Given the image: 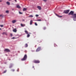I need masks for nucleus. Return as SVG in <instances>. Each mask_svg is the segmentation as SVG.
<instances>
[{
  "label": "nucleus",
  "instance_id": "obj_1",
  "mask_svg": "<svg viewBox=\"0 0 76 76\" xmlns=\"http://www.w3.org/2000/svg\"><path fill=\"white\" fill-rule=\"evenodd\" d=\"M26 58H27V55H25L23 58L21 59V60L22 61H24L25 60H26Z\"/></svg>",
  "mask_w": 76,
  "mask_h": 76
},
{
  "label": "nucleus",
  "instance_id": "obj_2",
  "mask_svg": "<svg viewBox=\"0 0 76 76\" xmlns=\"http://www.w3.org/2000/svg\"><path fill=\"white\" fill-rule=\"evenodd\" d=\"M72 17L73 18L74 20L75 21L76 20V14H74Z\"/></svg>",
  "mask_w": 76,
  "mask_h": 76
},
{
  "label": "nucleus",
  "instance_id": "obj_3",
  "mask_svg": "<svg viewBox=\"0 0 76 76\" xmlns=\"http://www.w3.org/2000/svg\"><path fill=\"white\" fill-rule=\"evenodd\" d=\"M33 63H39L40 61L39 60H34L33 61Z\"/></svg>",
  "mask_w": 76,
  "mask_h": 76
},
{
  "label": "nucleus",
  "instance_id": "obj_4",
  "mask_svg": "<svg viewBox=\"0 0 76 76\" xmlns=\"http://www.w3.org/2000/svg\"><path fill=\"white\" fill-rule=\"evenodd\" d=\"M68 15H72V16H73V15H74V12L71 11L69 14Z\"/></svg>",
  "mask_w": 76,
  "mask_h": 76
},
{
  "label": "nucleus",
  "instance_id": "obj_5",
  "mask_svg": "<svg viewBox=\"0 0 76 76\" xmlns=\"http://www.w3.org/2000/svg\"><path fill=\"white\" fill-rule=\"evenodd\" d=\"M25 32L26 34H27V38H29V37H30V34H28V32L26 30L25 31Z\"/></svg>",
  "mask_w": 76,
  "mask_h": 76
},
{
  "label": "nucleus",
  "instance_id": "obj_6",
  "mask_svg": "<svg viewBox=\"0 0 76 76\" xmlns=\"http://www.w3.org/2000/svg\"><path fill=\"white\" fill-rule=\"evenodd\" d=\"M69 12V10H65L64 12V13L67 14Z\"/></svg>",
  "mask_w": 76,
  "mask_h": 76
},
{
  "label": "nucleus",
  "instance_id": "obj_7",
  "mask_svg": "<svg viewBox=\"0 0 76 76\" xmlns=\"http://www.w3.org/2000/svg\"><path fill=\"white\" fill-rule=\"evenodd\" d=\"M41 47L38 48L36 50V52H38V51H39L41 50Z\"/></svg>",
  "mask_w": 76,
  "mask_h": 76
},
{
  "label": "nucleus",
  "instance_id": "obj_8",
  "mask_svg": "<svg viewBox=\"0 0 76 76\" xmlns=\"http://www.w3.org/2000/svg\"><path fill=\"white\" fill-rule=\"evenodd\" d=\"M4 51H6L7 52H10V50L8 49H5Z\"/></svg>",
  "mask_w": 76,
  "mask_h": 76
},
{
  "label": "nucleus",
  "instance_id": "obj_9",
  "mask_svg": "<svg viewBox=\"0 0 76 76\" xmlns=\"http://www.w3.org/2000/svg\"><path fill=\"white\" fill-rule=\"evenodd\" d=\"M37 8L38 9H39V10H41V7L39 6H37Z\"/></svg>",
  "mask_w": 76,
  "mask_h": 76
},
{
  "label": "nucleus",
  "instance_id": "obj_10",
  "mask_svg": "<svg viewBox=\"0 0 76 76\" xmlns=\"http://www.w3.org/2000/svg\"><path fill=\"white\" fill-rule=\"evenodd\" d=\"M16 22V20H14L12 21V23H15V22Z\"/></svg>",
  "mask_w": 76,
  "mask_h": 76
},
{
  "label": "nucleus",
  "instance_id": "obj_11",
  "mask_svg": "<svg viewBox=\"0 0 76 76\" xmlns=\"http://www.w3.org/2000/svg\"><path fill=\"white\" fill-rule=\"evenodd\" d=\"M56 16H58V18H61V17H62V16H59V15H57V14H56Z\"/></svg>",
  "mask_w": 76,
  "mask_h": 76
},
{
  "label": "nucleus",
  "instance_id": "obj_12",
  "mask_svg": "<svg viewBox=\"0 0 76 76\" xmlns=\"http://www.w3.org/2000/svg\"><path fill=\"white\" fill-rule=\"evenodd\" d=\"M32 23H33V21L31 20L30 22V25H32Z\"/></svg>",
  "mask_w": 76,
  "mask_h": 76
},
{
  "label": "nucleus",
  "instance_id": "obj_13",
  "mask_svg": "<svg viewBox=\"0 0 76 76\" xmlns=\"http://www.w3.org/2000/svg\"><path fill=\"white\" fill-rule=\"evenodd\" d=\"M13 32H16V29L15 28L13 30Z\"/></svg>",
  "mask_w": 76,
  "mask_h": 76
},
{
  "label": "nucleus",
  "instance_id": "obj_14",
  "mask_svg": "<svg viewBox=\"0 0 76 76\" xmlns=\"http://www.w3.org/2000/svg\"><path fill=\"white\" fill-rule=\"evenodd\" d=\"M21 26H22L23 27V26H25V24H21Z\"/></svg>",
  "mask_w": 76,
  "mask_h": 76
},
{
  "label": "nucleus",
  "instance_id": "obj_15",
  "mask_svg": "<svg viewBox=\"0 0 76 76\" xmlns=\"http://www.w3.org/2000/svg\"><path fill=\"white\" fill-rule=\"evenodd\" d=\"M17 8H18V9H20V7L19 6V5H18L17 6Z\"/></svg>",
  "mask_w": 76,
  "mask_h": 76
},
{
  "label": "nucleus",
  "instance_id": "obj_16",
  "mask_svg": "<svg viewBox=\"0 0 76 76\" xmlns=\"http://www.w3.org/2000/svg\"><path fill=\"white\" fill-rule=\"evenodd\" d=\"M7 4L8 5H10V2H7Z\"/></svg>",
  "mask_w": 76,
  "mask_h": 76
},
{
  "label": "nucleus",
  "instance_id": "obj_17",
  "mask_svg": "<svg viewBox=\"0 0 76 76\" xmlns=\"http://www.w3.org/2000/svg\"><path fill=\"white\" fill-rule=\"evenodd\" d=\"M25 47H28V44H25Z\"/></svg>",
  "mask_w": 76,
  "mask_h": 76
},
{
  "label": "nucleus",
  "instance_id": "obj_18",
  "mask_svg": "<svg viewBox=\"0 0 76 76\" xmlns=\"http://www.w3.org/2000/svg\"><path fill=\"white\" fill-rule=\"evenodd\" d=\"M9 11L8 10H7L6 11V13H9Z\"/></svg>",
  "mask_w": 76,
  "mask_h": 76
},
{
  "label": "nucleus",
  "instance_id": "obj_19",
  "mask_svg": "<svg viewBox=\"0 0 76 76\" xmlns=\"http://www.w3.org/2000/svg\"><path fill=\"white\" fill-rule=\"evenodd\" d=\"M29 17H30V18H32V17H33V15H31L29 16Z\"/></svg>",
  "mask_w": 76,
  "mask_h": 76
},
{
  "label": "nucleus",
  "instance_id": "obj_20",
  "mask_svg": "<svg viewBox=\"0 0 76 76\" xmlns=\"http://www.w3.org/2000/svg\"><path fill=\"white\" fill-rule=\"evenodd\" d=\"M54 47H57V45L56 44H54Z\"/></svg>",
  "mask_w": 76,
  "mask_h": 76
},
{
  "label": "nucleus",
  "instance_id": "obj_21",
  "mask_svg": "<svg viewBox=\"0 0 76 76\" xmlns=\"http://www.w3.org/2000/svg\"><path fill=\"white\" fill-rule=\"evenodd\" d=\"M35 25H36V26H37V25H38V24H37V23H35Z\"/></svg>",
  "mask_w": 76,
  "mask_h": 76
},
{
  "label": "nucleus",
  "instance_id": "obj_22",
  "mask_svg": "<svg viewBox=\"0 0 76 76\" xmlns=\"http://www.w3.org/2000/svg\"><path fill=\"white\" fill-rule=\"evenodd\" d=\"M37 21H41V19H39L37 20Z\"/></svg>",
  "mask_w": 76,
  "mask_h": 76
},
{
  "label": "nucleus",
  "instance_id": "obj_23",
  "mask_svg": "<svg viewBox=\"0 0 76 76\" xmlns=\"http://www.w3.org/2000/svg\"><path fill=\"white\" fill-rule=\"evenodd\" d=\"M7 72L6 70L4 71L3 72V73H6Z\"/></svg>",
  "mask_w": 76,
  "mask_h": 76
},
{
  "label": "nucleus",
  "instance_id": "obj_24",
  "mask_svg": "<svg viewBox=\"0 0 76 76\" xmlns=\"http://www.w3.org/2000/svg\"><path fill=\"white\" fill-rule=\"evenodd\" d=\"M0 17H3V15H0Z\"/></svg>",
  "mask_w": 76,
  "mask_h": 76
},
{
  "label": "nucleus",
  "instance_id": "obj_25",
  "mask_svg": "<svg viewBox=\"0 0 76 76\" xmlns=\"http://www.w3.org/2000/svg\"><path fill=\"white\" fill-rule=\"evenodd\" d=\"M19 14H22V12H19Z\"/></svg>",
  "mask_w": 76,
  "mask_h": 76
},
{
  "label": "nucleus",
  "instance_id": "obj_26",
  "mask_svg": "<svg viewBox=\"0 0 76 76\" xmlns=\"http://www.w3.org/2000/svg\"><path fill=\"white\" fill-rule=\"evenodd\" d=\"M46 29V27H44L43 28V29H44V30H45V29Z\"/></svg>",
  "mask_w": 76,
  "mask_h": 76
},
{
  "label": "nucleus",
  "instance_id": "obj_27",
  "mask_svg": "<svg viewBox=\"0 0 76 76\" xmlns=\"http://www.w3.org/2000/svg\"><path fill=\"white\" fill-rule=\"evenodd\" d=\"M39 15H36V17H38V16H39Z\"/></svg>",
  "mask_w": 76,
  "mask_h": 76
},
{
  "label": "nucleus",
  "instance_id": "obj_28",
  "mask_svg": "<svg viewBox=\"0 0 76 76\" xmlns=\"http://www.w3.org/2000/svg\"><path fill=\"white\" fill-rule=\"evenodd\" d=\"M10 35H11V37H12V36H13V34H11Z\"/></svg>",
  "mask_w": 76,
  "mask_h": 76
},
{
  "label": "nucleus",
  "instance_id": "obj_29",
  "mask_svg": "<svg viewBox=\"0 0 76 76\" xmlns=\"http://www.w3.org/2000/svg\"><path fill=\"white\" fill-rule=\"evenodd\" d=\"M27 10V8H24L23 10Z\"/></svg>",
  "mask_w": 76,
  "mask_h": 76
},
{
  "label": "nucleus",
  "instance_id": "obj_30",
  "mask_svg": "<svg viewBox=\"0 0 76 76\" xmlns=\"http://www.w3.org/2000/svg\"><path fill=\"white\" fill-rule=\"evenodd\" d=\"M0 26L1 27H3V25H1Z\"/></svg>",
  "mask_w": 76,
  "mask_h": 76
},
{
  "label": "nucleus",
  "instance_id": "obj_31",
  "mask_svg": "<svg viewBox=\"0 0 76 76\" xmlns=\"http://www.w3.org/2000/svg\"><path fill=\"white\" fill-rule=\"evenodd\" d=\"M47 0H43V1L45 2H46V1H47Z\"/></svg>",
  "mask_w": 76,
  "mask_h": 76
},
{
  "label": "nucleus",
  "instance_id": "obj_32",
  "mask_svg": "<svg viewBox=\"0 0 76 76\" xmlns=\"http://www.w3.org/2000/svg\"><path fill=\"white\" fill-rule=\"evenodd\" d=\"M12 72H14V71H15V70L14 69H12Z\"/></svg>",
  "mask_w": 76,
  "mask_h": 76
},
{
  "label": "nucleus",
  "instance_id": "obj_33",
  "mask_svg": "<svg viewBox=\"0 0 76 76\" xmlns=\"http://www.w3.org/2000/svg\"><path fill=\"white\" fill-rule=\"evenodd\" d=\"M15 37H13V38H12V39H15Z\"/></svg>",
  "mask_w": 76,
  "mask_h": 76
},
{
  "label": "nucleus",
  "instance_id": "obj_34",
  "mask_svg": "<svg viewBox=\"0 0 76 76\" xmlns=\"http://www.w3.org/2000/svg\"><path fill=\"white\" fill-rule=\"evenodd\" d=\"M23 11H26V10H23Z\"/></svg>",
  "mask_w": 76,
  "mask_h": 76
},
{
  "label": "nucleus",
  "instance_id": "obj_35",
  "mask_svg": "<svg viewBox=\"0 0 76 76\" xmlns=\"http://www.w3.org/2000/svg\"><path fill=\"white\" fill-rule=\"evenodd\" d=\"M15 2H17L16 0H15Z\"/></svg>",
  "mask_w": 76,
  "mask_h": 76
},
{
  "label": "nucleus",
  "instance_id": "obj_36",
  "mask_svg": "<svg viewBox=\"0 0 76 76\" xmlns=\"http://www.w3.org/2000/svg\"><path fill=\"white\" fill-rule=\"evenodd\" d=\"M2 1V0H0V2H1Z\"/></svg>",
  "mask_w": 76,
  "mask_h": 76
},
{
  "label": "nucleus",
  "instance_id": "obj_37",
  "mask_svg": "<svg viewBox=\"0 0 76 76\" xmlns=\"http://www.w3.org/2000/svg\"><path fill=\"white\" fill-rule=\"evenodd\" d=\"M4 34V33H3V34Z\"/></svg>",
  "mask_w": 76,
  "mask_h": 76
},
{
  "label": "nucleus",
  "instance_id": "obj_38",
  "mask_svg": "<svg viewBox=\"0 0 76 76\" xmlns=\"http://www.w3.org/2000/svg\"><path fill=\"white\" fill-rule=\"evenodd\" d=\"M1 28H0V30H1Z\"/></svg>",
  "mask_w": 76,
  "mask_h": 76
},
{
  "label": "nucleus",
  "instance_id": "obj_39",
  "mask_svg": "<svg viewBox=\"0 0 76 76\" xmlns=\"http://www.w3.org/2000/svg\"><path fill=\"white\" fill-rule=\"evenodd\" d=\"M9 1H10V0H9Z\"/></svg>",
  "mask_w": 76,
  "mask_h": 76
},
{
  "label": "nucleus",
  "instance_id": "obj_40",
  "mask_svg": "<svg viewBox=\"0 0 76 76\" xmlns=\"http://www.w3.org/2000/svg\"><path fill=\"white\" fill-rule=\"evenodd\" d=\"M29 34H31V33H29Z\"/></svg>",
  "mask_w": 76,
  "mask_h": 76
}]
</instances>
